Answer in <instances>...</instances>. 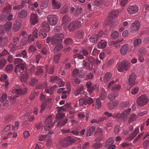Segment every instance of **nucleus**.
<instances>
[{
  "label": "nucleus",
  "instance_id": "nucleus-25",
  "mask_svg": "<svg viewBox=\"0 0 149 149\" xmlns=\"http://www.w3.org/2000/svg\"><path fill=\"white\" fill-rule=\"evenodd\" d=\"M57 37L55 36V35L52 38L51 40V44L53 45H55L61 42V40L59 39H57Z\"/></svg>",
  "mask_w": 149,
  "mask_h": 149
},
{
  "label": "nucleus",
  "instance_id": "nucleus-64",
  "mask_svg": "<svg viewBox=\"0 0 149 149\" xmlns=\"http://www.w3.org/2000/svg\"><path fill=\"white\" fill-rule=\"evenodd\" d=\"M115 105L114 103L112 102H110L108 104V107L109 109L112 110L114 108Z\"/></svg>",
  "mask_w": 149,
  "mask_h": 149
},
{
  "label": "nucleus",
  "instance_id": "nucleus-20",
  "mask_svg": "<svg viewBox=\"0 0 149 149\" xmlns=\"http://www.w3.org/2000/svg\"><path fill=\"white\" fill-rule=\"evenodd\" d=\"M84 35V33L83 31L79 30L78 31L75 35L76 38L79 39L83 38Z\"/></svg>",
  "mask_w": 149,
  "mask_h": 149
},
{
  "label": "nucleus",
  "instance_id": "nucleus-54",
  "mask_svg": "<svg viewBox=\"0 0 149 149\" xmlns=\"http://www.w3.org/2000/svg\"><path fill=\"white\" fill-rule=\"evenodd\" d=\"M53 88H46L45 89V93L50 95H51L53 93Z\"/></svg>",
  "mask_w": 149,
  "mask_h": 149
},
{
  "label": "nucleus",
  "instance_id": "nucleus-56",
  "mask_svg": "<svg viewBox=\"0 0 149 149\" xmlns=\"http://www.w3.org/2000/svg\"><path fill=\"white\" fill-rule=\"evenodd\" d=\"M121 86L120 85H116L114 86L112 89V91L114 92L118 93V92L120 90Z\"/></svg>",
  "mask_w": 149,
  "mask_h": 149
},
{
  "label": "nucleus",
  "instance_id": "nucleus-5",
  "mask_svg": "<svg viewBox=\"0 0 149 149\" xmlns=\"http://www.w3.org/2000/svg\"><path fill=\"white\" fill-rule=\"evenodd\" d=\"M131 109L129 108L128 109L124 110L123 112L118 117V119L119 121H125L127 119V116L130 114Z\"/></svg>",
  "mask_w": 149,
  "mask_h": 149
},
{
  "label": "nucleus",
  "instance_id": "nucleus-1",
  "mask_svg": "<svg viewBox=\"0 0 149 149\" xmlns=\"http://www.w3.org/2000/svg\"><path fill=\"white\" fill-rule=\"evenodd\" d=\"M85 22V20L82 19L73 21L70 23L68 29L70 32H72L75 30L80 28Z\"/></svg>",
  "mask_w": 149,
  "mask_h": 149
},
{
  "label": "nucleus",
  "instance_id": "nucleus-45",
  "mask_svg": "<svg viewBox=\"0 0 149 149\" xmlns=\"http://www.w3.org/2000/svg\"><path fill=\"white\" fill-rule=\"evenodd\" d=\"M95 130V127L93 126L89 128L87 130V133L86 134V136H90L93 133Z\"/></svg>",
  "mask_w": 149,
  "mask_h": 149
},
{
  "label": "nucleus",
  "instance_id": "nucleus-22",
  "mask_svg": "<svg viewBox=\"0 0 149 149\" xmlns=\"http://www.w3.org/2000/svg\"><path fill=\"white\" fill-rule=\"evenodd\" d=\"M24 64L21 65H16L15 70V72L16 73L19 72H22L23 70L24 69Z\"/></svg>",
  "mask_w": 149,
  "mask_h": 149
},
{
  "label": "nucleus",
  "instance_id": "nucleus-21",
  "mask_svg": "<svg viewBox=\"0 0 149 149\" xmlns=\"http://www.w3.org/2000/svg\"><path fill=\"white\" fill-rule=\"evenodd\" d=\"M51 134L52 133H49L46 135H43L42 134L39 135L38 137V140L41 141H44L46 139H48L49 137H50Z\"/></svg>",
  "mask_w": 149,
  "mask_h": 149
},
{
  "label": "nucleus",
  "instance_id": "nucleus-23",
  "mask_svg": "<svg viewBox=\"0 0 149 149\" xmlns=\"http://www.w3.org/2000/svg\"><path fill=\"white\" fill-rule=\"evenodd\" d=\"M52 8L55 9H58L61 7V5L56 0H52Z\"/></svg>",
  "mask_w": 149,
  "mask_h": 149
},
{
  "label": "nucleus",
  "instance_id": "nucleus-41",
  "mask_svg": "<svg viewBox=\"0 0 149 149\" xmlns=\"http://www.w3.org/2000/svg\"><path fill=\"white\" fill-rule=\"evenodd\" d=\"M6 60L4 58H0V69L3 68L6 63Z\"/></svg>",
  "mask_w": 149,
  "mask_h": 149
},
{
  "label": "nucleus",
  "instance_id": "nucleus-17",
  "mask_svg": "<svg viewBox=\"0 0 149 149\" xmlns=\"http://www.w3.org/2000/svg\"><path fill=\"white\" fill-rule=\"evenodd\" d=\"M51 100L52 99L51 98H48L45 101L43 102L41 106L40 113H42L44 110L47 104V103L50 102Z\"/></svg>",
  "mask_w": 149,
  "mask_h": 149
},
{
  "label": "nucleus",
  "instance_id": "nucleus-9",
  "mask_svg": "<svg viewBox=\"0 0 149 149\" xmlns=\"http://www.w3.org/2000/svg\"><path fill=\"white\" fill-rule=\"evenodd\" d=\"M45 123V129L46 130H49L54 124L52 121L51 116H49L46 118Z\"/></svg>",
  "mask_w": 149,
  "mask_h": 149
},
{
  "label": "nucleus",
  "instance_id": "nucleus-4",
  "mask_svg": "<svg viewBox=\"0 0 149 149\" xmlns=\"http://www.w3.org/2000/svg\"><path fill=\"white\" fill-rule=\"evenodd\" d=\"M27 89L26 88H24L22 89H14L12 90V93L14 97H16L19 95L26 94L27 92Z\"/></svg>",
  "mask_w": 149,
  "mask_h": 149
},
{
  "label": "nucleus",
  "instance_id": "nucleus-7",
  "mask_svg": "<svg viewBox=\"0 0 149 149\" xmlns=\"http://www.w3.org/2000/svg\"><path fill=\"white\" fill-rule=\"evenodd\" d=\"M129 62L128 61H123L120 64L118 68V70L119 72H122L124 69L127 70L129 67Z\"/></svg>",
  "mask_w": 149,
  "mask_h": 149
},
{
  "label": "nucleus",
  "instance_id": "nucleus-48",
  "mask_svg": "<svg viewBox=\"0 0 149 149\" xmlns=\"http://www.w3.org/2000/svg\"><path fill=\"white\" fill-rule=\"evenodd\" d=\"M62 31V28L60 26H57L55 27L53 30V32L56 34L61 33V32Z\"/></svg>",
  "mask_w": 149,
  "mask_h": 149
},
{
  "label": "nucleus",
  "instance_id": "nucleus-57",
  "mask_svg": "<svg viewBox=\"0 0 149 149\" xmlns=\"http://www.w3.org/2000/svg\"><path fill=\"white\" fill-rule=\"evenodd\" d=\"M86 100H85V97H83L79 100V105L80 106H82L84 104H86Z\"/></svg>",
  "mask_w": 149,
  "mask_h": 149
},
{
  "label": "nucleus",
  "instance_id": "nucleus-35",
  "mask_svg": "<svg viewBox=\"0 0 149 149\" xmlns=\"http://www.w3.org/2000/svg\"><path fill=\"white\" fill-rule=\"evenodd\" d=\"M46 71L47 73L50 74H52L54 71V69L53 67H49L48 65H45Z\"/></svg>",
  "mask_w": 149,
  "mask_h": 149
},
{
  "label": "nucleus",
  "instance_id": "nucleus-3",
  "mask_svg": "<svg viewBox=\"0 0 149 149\" xmlns=\"http://www.w3.org/2000/svg\"><path fill=\"white\" fill-rule=\"evenodd\" d=\"M60 141L61 146L65 147H67L74 143L75 141L74 139H72L71 136H68L64 139L61 140Z\"/></svg>",
  "mask_w": 149,
  "mask_h": 149
},
{
  "label": "nucleus",
  "instance_id": "nucleus-58",
  "mask_svg": "<svg viewBox=\"0 0 149 149\" xmlns=\"http://www.w3.org/2000/svg\"><path fill=\"white\" fill-rule=\"evenodd\" d=\"M141 40L140 38L136 39L134 41V46L135 47H136L139 46L141 44Z\"/></svg>",
  "mask_w": 149,
  "mask_h": 149
},
{
  "label": "nucleus",
  "instance_id": "nucleus-49",
  "mask_svg": "<svg viewBox=\"0 0 149 149\" xmlns=\"http://www.w3.org/2000/svg\"><path fill=\"white\" fill-rule=\"evenodd\" d=\"M85 59L87 61H88L92 65L95 59L92 56H89L87 57Z\"/></svg>",
  "mask_w": 149,
  "mask_h": 149
},
{
  "label": "nucleus",
  "instance_id": "nucleus-63",
  "mask_svg": "<svg viewBox=\"0 0 149 149\" xmlns=\"http://www.w3.org/2000/svg\"><path fill=\"white\" fill-rule=\"evenodd\" d=\"M96 107L97 108H101L102 106L101 102L100 101V100L97 98L96 100Z\"/></svg>",
  "mask_w": 149,
  "mask_h": 149
},
{
  "label": "nucleus",
  "instance_id": "nucleus-34",
  "mask_svg": "<svg viewBox=\"0 0 149 149\" xmlns=\"http://www.w3.org/2000/svg\"><path fill=\"white\" fill-rule=\"evenodd\" d=\"M41 26L44 30L46 32L49 31L50 28L49 27V24L47 22H43L41 24Z\"/></svg>",
  "mask_w": 149,
  "mask_h": 149
},
{
  "label": "nucleus",
  "instance_id": "nucleus-16",
  "mask_svg": "<svg viewBox=\"0 0 149 149\" xmlns=\"http://www.w3.org/2000/svg\"><path fill=\"white\" fill-rule=\"evenodd\" d=\"M68 119L67 118L63 119H59L58 122L57 126L58 127H61L65 125L67 123Z\"/></svg>",
  "mask_w": 149,
  "mask_h": 149
},
{
  "label": "nucleus",
  "instance_id": "nucleus-60",
  "mask_svg": "<svg viewBox=\"0 0 149 149\" xmlns=\"http://www.w3.org/2000/svg\"><path fill=\"white\" fill-rule=\"evenodd\" d=\"M119 36V33L117 31H113L111 35V37L112 38H116Z\"/></svg>",
  "mask_w": 149,
  "mask_h": 149
},
{
  "label": "nucleus",
  "instance_id": "nucleus-50",
  "mask_svg": "<svg viewBox=\"0 0 149 149\" xmlns=\"http://www.w3.org/2000/svg\"><path fill=\"white\" fill-rule=\"evenodd\" d=\"M87 61L86 59L83 61V67L86 69H88L90 68V64Z\"/></svg>",
  "mask_w": 149,
  "mask_h": 149
},
{
  "label": "nucleus",
  "instance_id": "nucleus-14",
  "mask_svg": "<svg viewBox=\"0 0 149 149\" xmlns=\"http://www.w3.org/2000/svg\"><path fill=\"white\" fill-rule=\"evenodd\" d=\"M112 77V74L109 72H107L103 77V81L104 83L109 82Z\"/></svg>",
  "mask_w": 149,
  "mask_h": 149
},
{
  "label": "nucleus",
  "instance_id": "nucleus-53",
  "mask_svg": "<svg viewBox=\"0 0 149 149\" xmlns=\"http://www.w3.org/2000/svg\"><path fill=\"white\" fill-rule=\"evenodd\" d=\"M55 36L57 37V39H61V42H62L64 38V34L63 33L61 32L60 33H58L56 34H55Z\"/></svg>",
  "mask_w": 149,
  "mask_h": 149
},
{
  "label": "nucleus",
  "instance_id": "nucleus-31",
  "mask_svg": "<svg viewBox=\"0 0 149 149\" xmlns=\"http://www.w3.org/2000/svg\"><path fill=\"white\" fill-rule=\"evenodd\" d=\"M118 93L117 92H114L112 91V92L108 96V98L110 100H113L116 97L118 96Z\"/></svg>",
  "mask_w": 149,
  "mask_h": 149
},
{
  "label": "nucleus",
  "instance_id": "nucleus-24",
  "mask_svg": "<svg viewBox=\"0 0 149 149\" xmlns=\"http://www.w3.org/2000/svg\"><path fill=\"white\" fill-rule=\"evenodd\" d=\"M128 45L127 44H124L121 48L120 52L123 55H125L127 52Z\"/></svg>",
  "mask_w": 149,
  "mask_h": 149
},
{
  "label": "nucleus",
  "instance_id": "nucleus-62",
  "mask_svg": "<svg viewBox=\"0 0 149 149\" xmlns=\"http://www.w3.org/2000/svg\"><path fill=\"white\" fill-rule=\"evenodd\" d=\"M60 55L61 54H56L55 55L54 58V62L55 63H57L59 61V60L60 58Z\"/></svg>",
  "mask_w": 149,
  "mask_h": 149
},
{
  "label": "nucleus",
  "instance_id": "nucleus-12",
  "mask_svg": "<svg viewBox=\"0 0 149 149\" xmlns=\"http://www.w3.org/2000/svg\"><path fill=\"white\" fill-rule=\"evenodd\" d=\"M136 74L133 73L130 74L128 78V84L129 85H131V87L134 85L135 81L136 80Z\"/></svg>",
  "mask_w": 149,
  "mask_h": 149
},
{
  "label": "nucleus",
  "instance_id": "nucleus-43",
  "mask_svg": "<svg viewBox=\"0 0 149 149\" xmlns=\"http://www.w3.org/2000/svg\"><path fill=\"white\" fill-rule=\"evenodd\" d=\"M119 14L118 11L117 10H113L109 14V16L111 18H114L117 17Z\"/></svg>",
  "mask_w": 149,
  "mask_h": 149
},
{
  "label": "nucleus",
  "instance_id": "nucleus-32",
  "mask_svg": "<svg viewBox=\"0 0 149 149\" xmlns=\"http://www.w3.org/2000/svg\"><path fill=\"white\" fill-rule=\"evenodd\" d=\"M8 41V38L5 37L4 38L0 37V46H4L6 44Z\"/></svg>",
  "mask_w": 149,
  "mask_h": 149
},
{
  "label": "nucleus",
  "instance_id": "nucleus-19",
  "mask_svg": "<svg viewBox=\"0 0 149 149\" xmlns=\"http://www.w3.org/2000/svg\"><path fill=\"white\" fill-rule=\"evenodd\" d=\"M19 38L14 37L13 40V43H11L9 45V47L11 49L15 48L17 42H19Z\"/></svg>",
  "mask_w": 149,
  "mask_h": 149
},
{
  "label": "nucleus",
  "instance_id": "nucleus-13",
  "mask_svg": "<svg viewBox=\"0 0 149 149\" xmlns=\"http://www.w3.org/2000/svg\"><path fill=\"white\" fill-rule=\"evenodd\" d=\"M138 8L137 6H130L127 9V11L128 13L130 14L135 13L138 10Z\"/></svg>",
  "mask_w": 149,
  "mask_h": 149
},
{
  "label": "nucleus",
  "instance_id": "nucleus-6",
  "mask_svg": "<svg viewBox=\"0 0 149 149\" xmlns=\"http://www.w3.org/2000/svg\"><path fill=\"white\" fill-rule=\"evenodd\" d=\"M104 34L103 31H101L96 34L93 35L90 38V41L92 43H95L97 42L100 38Z\"/></svg>",
  "mask_w": 149,
  "mask_h": 149
},
{
  "label": "nucleus",
  "instance_id": "nucleus-46",
  "mask_svg": "<svg viewBox=\"0 0 149 149\" xmlns=\"http://www.w3.org/2000/svg\"><path fill=\"white\" fill-rule=\"evenodd\" d=\"M83 12V9L81 8H79L76 10L74 13L75 16H82L81 13Z\"/></svg>",
  "mask_w": 149,
  "mask_h": 149
},
{
  "label": "nucleus",
  "instance_id": "nucleus-47",
  "mask_svg": "<svg viewBox=\"0 0 149 149\" xmlns=\"http://www.w3.org/2000/svg\"><path fill=\"white\" fill-rule=\"evenodd\" d=\"M64 41L65 44L68 45L71 44L73 43V40L72 38H68L64 40Z\"/></svg>",
  "mask_w": 149,
  "mask_h": 149
},
{
  "label": "nucleus",
  "instance_id": "nucleus-33",
  "mask_svg": "<svg viewBox=\"0 0 149 149\" xmlns=\"http://www.w3.org/2000/svg\"><path fill=\"white\" fill-rule=\"evenodd\" d=\"M16 56L17 57H22L24 58H27L28 57L27 52L25 50H24L21 53L17 54Z\"/></svg>",
  "mask_w": 149,
  "mask_h": 149
},
{
  "label": "nucleus",
  "instance_id": "nucleus-15",
  "mask_svg": "<svg viewBox=\"0 0 149 149\" xmlns=\"http://www.w3.org/2000/svg\"><path fill=\"white\" fill-rule=\"evenodd\" d=\"M28 15L27 11L24 9L20 10L18 13V17L21 19H24L26 18Z\"/></svg>",
  "mask_w": 149,
  "mask_h": 149
},
{
  "label": "nucleus",
  "instance_id": "nucleus-59",
  "mask_svg": "<svg viewBox=\"0 0 149 149\" xmlns=\"http://www.w3.org/2000/svg\"><path fill=\"white\" fill-rule=\"evenodd\" d=\"M84 88L83 86H81L80 88L77 89L74 92V95L75 96H77L79 94L81 93L82 91H83Z\"/></svg>",
  "mask_w": 149,
  "mask_h": 149
},
{
  "label": "nucleus",
  "instance_id": "nucleus-39",
  "mask_svg": "<svg viewBox=\"0 0 149 149\" xmlns=\"http://www.w3.org/2000/svg\"><path fill=\"white\" fill-rule=\"evenodd\" d=\"M12 6L8 3H6L3 8V10L5 12H7L8 13H10V10Z\"/></svg>",
  "mask_w": 149,
  "mask_h": 149
},
{
  "label": "nucleus",
  "instance_id": "nucleus-42",
  "mask_svg": "<svg viewBox=\"0 0 149 149\" xmlns=\"http://www.w3.org/2000/svg\"><path fill=\"white\" fill-rule=\"evenodd\" d=\"M63 46L62 44H60L56 45L54 49V51L55 53H57L61 50L62 49Z\"/></svg>",
  "mask_w": 149,
  "mask_h": 149
},
{
  "label": "nucleus",
  "instance_id": "nucleus-30",
  "mask_svg": "<svg viewBox=\"0 0 149 149\" xmlns=\"http://www.w3.org/2000/svg\"><path fill=\"white\" fill-rule=\"evenodd\" d=\"M21 26V24L19 22H17L13 26V31L15 32H17L20 29Z\"/></svg>",
  "mask_w": 149,
  "mask_h": 149
},
{
  "label": "nucleus",
  "instance_id": "nucleus-55",
  "mask_svg": "<svg viewBox=\"0 0 149 149\" xmlns=\"http://www.w3.org/2000/svg\"><path fill=\"white\" fill-rule=\"evenodd\" d=\"M139 51L140 53V54L144 56L145 55L147 52V50L146 49L142 47L139 49Z\"/></svg>",
  "mask_w": 149,
  "mask_h": 149
},
{
  "label": "nucleus",
  "instance_id": "nucleus-52",
  "mask_svg": "<svg viewBox=\"0 0 149 149\" xmlns=\"http://www.w3.org/2000/svg\"><path fill=\"white\" fill-rule=\"evenodd\" d=\"M38 82V80L36 78H32L31 79L30 85L33 86L36 84Z\"/></svg>",
  "mask_w": 149,
  "mask_h": 149
},
{
  "label": "nucleus",
  "instance_id": "nucleus-51",
  "mask_svg": "<svg viewBox=\"0 0 149 149\" xmlns=\"http://www.w3.org/2000/svg\"><path fill=\"white\" fill-rule=\"evenodd\" d=\"M105 1L104 0H95V5L97 6H99L103 5Z\"/></svg>",
  "mask_w": 149,
  "mask_h": 149
},
{
  "label": "nucleus",
  "instance_id": "nucleus-37",
  "mask_svg": "<svg viewBox=\"0 0 149 149\" xmlns=\"http://www.w3.org/2000/svg\"><path fill=\"white\" fill-rule=\"evenodd\" d=\"M39 36L41 38L43 39L47 36V34L43 29H40L38 33Z\"/></svg>",
  "mask_w": 149,
  "mask_h": 149
},
{
  "label": "nucleus",
  "instance_id": "nucleus-36",
  "mask_svg": "<svg viewBox=\"0 0 149 149\" xmlns=\"http://www.w3.org/2000/svg\"><path fill=\"white\" fill-rule=\"evenodd\" d=\"M114 142V139L112 138H109L107 140L105 144V147L107 148L113 144Z\"/></svg>",
  "mask_w": 149,
  "mask_h": 149
},
{
  "label": "nucleus",
  "instance_id": "nucleus-8",
  "mask_svg": "<svg viewBox=\"0 0 149 149\" xmlns=\"http://www.w3.org/2000/svg\"><path fill=\"white\" fill-rule=\"evenodd\" d=\"M140 26V23L135 21L132 23L130 29V31L132 33H134L139 30Z\"/></svg>",
  "mask_w": 149,
  "mask_h": 149
},
{
  "label": "nucleus",
  "instance_id": "nucleus-29",
  "mask_svg": "<svg viewBox=\"0 0 149 149\" xmlns=\"http://www.w3.org/2000/svg\"><path fill=\"white\" fill-rule=\"evenodd\" d=\"M139 131V129L136 128L133 132V133L130 134L129 139L131 140H132L138 134Z\"/></svg>",
  "mask_w": 149,
  "mask_h": 149
},
{
  "label": "nucleus",
  "instance_id": "nucleus-38",
  "mask_svg": "<svg viewBox=\"0 0 149 149\" xmlns=\"http://www.w3.org/2000/svg\"><path fill=\"white\" fill-rule=\"evenodd\" d=\"M13 62L15 65H17L24 64V62L23 60L19 58H15Z\"/></svg>",
  "mask_w": 149,
  "mask_h": 149
},
{
  "label": "nucleus",
  "instance_id": "nucleus-40",
  "mask_svg": "<svg viewBox=\"0 0 149 149\" xmlns=\"http://www.w3.org/2000/svg\"><path fill=\"white\" fill-rule=\"evenodd\" d=\"M101 41L100 42L98 45V48H105L107 45V43L104 40H101Z\"/></svg>",
  "mask_w": 149,
  "mask_h": 149
},
{
  "label": "nucleus",
  "instance_id": "nucleus-27",
  "mask_svg": "<svg viewBox=\"0 0 149 149\" xmlns=\"http://www.w3.org/2000/svg\"><path fill=\"white\" fill-rule=\"evenodd\" d=\"M70 21V18L67 15L64 16L62 18V24L64 25H66Z\"/></svg>",
  "mask_w": 149,
  "mask_h": 149
},
{
  "label": "nucleus",
  "instance_id": "nucleus-11",
  "mask_svg": "<svg viewBox=\"0 0 149 149\" xmlns=\"http://www.w3.org/2000/svg\"><path fill=\"white\" fill-rule=\"evenodd\" d=\"M86 86L88 91L90 93H91L94 90L97 89V87L98 86L97 85H93L91 81H88L86 84Z\"/></svg>",
  "mask_w": 149,
  "mask_h": 149
},
{
  "label": "nucleus",
  "instance_id": "nucleus-10",
  "mask_svg": "<svg viewBox=\"0 0 149 149\" xmlns=\"http://www.w3.org/2000/svg\"><path fill=\"white\" fill-rule=\"evenodd\" d=\"M48 21L51 26L56 25L58 20L57 16L55 15H50L47 17Z\"/></svg>",
  "mask_w": 149,
  "mask_h": 149
},
{
  "label": "nucleus",
  "instance_id": "nucleus-28",
  "mask_svg": "<svg viewBox=\"0 0 149 149\" xmlns=\"http://www.w3.org/2000/svg\"><path fill=\"white\" fill-rule=\"evenodd\" d=\"M36 75L42 76L43 73V70L41 66H38L36 68Z\"/></svg>",
  "mask_w": 149,
  "mask_h": 149
},
{
  "label": "nucleus",
  "instance_id": "nucleus-26",
  "mask_svg": "<svg viewBox=\"0 0 149 149\" xmlns=\"http://www.w3.org/2000/svg\"><path fill=\"white\" fill-rule=\"evenodd\" d=\"M12 26V22H6L3 28H4L6 32H9Z\"/></svg>",
  "mask_w": 149,
  "mask_h": 149
},
{
  "label": "nucleus",
  "instance_id": "nucleus-2",
  "mask_svg": "<svg viewBox=\"0 0 149 149\" xmlns=\"http://www.w3.org/2000/svg\"><path fill=\"white\" fill-rule=\"evenodd\" d=\"M149 99L145 95H143L138 97L136 100L137 105L140 107H143L147 104L148 103Z\"/></svg>",
  "mask_w": 149,
  "mask_h": 149
},
{
  "label": "nucleus",
  "instance_id": "nucleus-44",
  "mask_svg": "<svg viewBox=\"0 0 149 149\" xmlns=\"http://www.w3.org/2000/svg\"><path fill=\"white\" fill-rule=\"evenodd\" d=\"M28 75L27 73H25L24 74H22L20 76V79L22 82H25L26 81L28 77Z\"/></svg>",
  "mask_w": 149,
  "mask_h": 149
},
{
  "label": "nucleus",
  "instance_id": "nucleus-18",
  "mask_svg": "<svg viewBox=\"0 0 149 149\" xmlns=\"http://www.w3.org/2000/svg\"><path fill=\"white\" fill-rule=\"evenodd\" d=\"M30 20L31 23L33 25H35L37 23L38 20L36 15L34 13H32L30 17Z\"/></svg>",
  "mask_w": 149,
  "mask_h": 149
},
{
  "label": "nucleus",
  "instance_id": "nucleus-61",
  "mask_svg": "<svg viewBox=\"0 0 149 149\" xmlns=\"http://www.w3.org/2000/svg\"><path fill=\"white\" fill-rule=\"evenodd\" d=\"M13 66L12 65L10 64L6 66L5 68L6 70L8 72H11L13 70Z\"/></svg>",
  "mask_w": 149,
  "mask_h": 149
}]
</instances>
